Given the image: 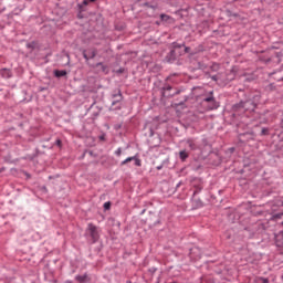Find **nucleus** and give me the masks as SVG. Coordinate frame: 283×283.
<instances>
[{"label":"nucleus","instance_id":"nucleus-3","mask_svg":"<svg viewBox=\"0 0 283 283\" xmlns=\"http://www.w3.org/2000/svg\"><path fill=\"white\" fill-rule=\"evenodd\" d=\"M242 107L247 109L248 112H254L255 111V103L248 101L244 103H241Z\"/></svg>","mask_w":283,"mask_h":283},{"label":"nucleus","instance_id":"nucleus-11","mask_svg":"<svg viewBox=\"0 0 283 283\" xmlns=\"http://www.w3.org/2000/svg\"><path fill=\"white\" fill-rule=\"evenodd\" d=\"M160 19H161V21H171V17H169L167 14H161Z\"/></svg>","mask_w":283,"mask_h":283},{"label":"nucleus","instance_id":"nucleus-24","mask_svg":"<svg viewBox=\"0 0 283 283\" xmlns=\"http://www.w3.org/2000/svg\"><path fill=\"white\" fill-rule=\"evenodd\" d=\"M175 48H182V45H180V44L179 45H175Z\"/></svg>","mask_w":283,"mask_h":283},{"label":"nucleus","instance_id":"nucleus-25","mask_svg":"<svg viewBox=\"0 0 283 283\" xmlns=\"http://www.w3.org/2000/svg\"><path fill=\"white\" fill-rule=\"evenodd\" d=\"M66 283H72V281H66Z\"/></svg>","mask_w":283,"mask_h":283},{"label":"nucleus","instance_id":"nucleus-2","mask_svg":"<svg viewBox=\"0 0 283 283\" xmlns=\"http://www.w3.org/2000/svg\"><path fill=\"white\" fill-rule=\"evenodd\" d=\"M132 160L135 161L136 167L143 166V161L139 158H137L136 156L127 157L124 161L120 163V165L122 166L127 165V163H132Z\"/></svg>","mask_w":283,"mask_h":283},{"label":"nucleus","instance_id":"nucleus-21","mask_svg":"<svg viewBox=\"0 0 283 283\" xmlns=\"http://www.w3.org/2000/svg\"><path fill=\"white\" fill-rule=\"evenodd\" d=\"M189 46H186V49H185V52L187 53V52H189Z\"/></svg>","mask_w":283,"mask_h":283},{"label":"nucleus","instance_id":"nucleus-20","mask_svg":"<svg viewBox=\"0 0 283 283\" xmlns=\"http://www.w3.org/2000/svg\"><path fill=\"white\" fill-rule=\"evenodd\" d=\"M90 3L87 0H83V6H87Z\"/></svg>","mask_w":283,"mask_h":283},{"label":"nucleus","instance_id":"nucleus-22","mask_svg":"<svg viewBox=\"0 0 283 283\" xmlns=\"http://www.w3.org/2000/svg\"><path fill=\"white\" fill-rule=\"evenodd\" d=\"M212 81H218V76H212Z\"/></svg>","mask_w":283,"mask_h":283},{"label":"nucleus","instance_id":"nucleus-8","mask_svg":"<svg viewBox=\"0 0 283 283\" xmlns=\"http://www.w3.org/2000/svg\"><path fill=\"white\" fill-rule=\"evenodd\" d=\"M206 103H213V106L210 107V109H217L218 105L214 104L213 97H207L205 98Z\"/></svg>","mask_w":283,"mask_h":283},{"label":"nucleus","instance_id":"nucleus-4","mask_svg":"<svg viewBox=\"0 0 283 283\" xmlns=\"http://www.w3.org/2000/svg\"><path fill=\"white\" fill-rule=\"evenodd\" d=\"M275 211H277V206L272 207L271 220H280V218H282L283 212L275 213Z\"/></svg>","mask_w":283,"mask_h":283},{"label":"nucleus","instance_id":"nucleus-12","mask_svg":"<svg viewBox=\"0 0 283 283\" xmlns=\"http://www.w3.org/2000/svg\"><path fill=\"white\" fill-rule=\"evenodd\" d=\"M97 67H101L102 72H107V66H105L103 63H97Z\"/></svg>","mask_w":283,"mask_h":283},{"label":"nucleus","instance_id":"nucleus-6","mask_svg":"<svg viewBox=\"0 0 283 283\" xmlns=\"http://www.w3.org/2000/svg\"><path fill=\"white\" fill-rule=\"evenodd\" d=\"M75 280H76V282H80V283H87V282H90V276L87 274L76 275Z\"/></svg>","mask_w":283,"mask_h":283},{"label":"nucleus","instance_id":"nucleus-23","mask_svg":"<svg viewBox=\"0 0 283 283\" xmlns=\"http://www.w3.org/2000/svg\"><path fill=\"white\" fill-rule=\"evenodd\" d=\"M94 1H95V0H87L88 3H90V2L92 3V2H94Z\"/></svg>","mask_w":283,"mask_h":283},{"label":"nucleus","instance_id":"nucleus-13","mask_svg":"<svg viewBox=\"0 0 283 283\" xmlns=\"http://www.w3.org/2000/svg\"><path fill=\"white\" fill-rule=\"evenodd\" d=\"M116 156H120L123 154V150L120 148H118L116 151H115Z\"/></svg>","mask_w":283,"mask_h":283},{"label":"nucleus","instance_id":"nucleus-17","mask_svg":"<svg viewBox=\"0 0 283 283\" xmlns=\"http://www.w3.org/2000/svg\"><path fill=\"white\" fill-rule=\"evenodd\" d=\"M83 56H84V59H86V61L90 60V56H87V53H83Z\"/></svg>","mask_w":283,"mask_h":283},{"label":"nucleus","instance_id":"nucleus-14","mask_svg":"<svg viewBox=\"0 0 283 283\" xmlns=\"http://www.w3.org/2000/svg\"><path fill=\"white\" fill-rule=\"evenodd\" d=\"M109 207H112V205L109 202L104 203V209H109Z\"/></svg>","mask_w":283,"mask_h":283},{"label":"nucleus","instance_id":"nucleus-18","mask_svg":"<svg viewBox=\"0 0 283 283\" xmlns=\"http://www.w3.org/2000/svg\"><path fill=\"white\" fill-rule=\"evenodd\" d=\"M263 283H269V279L261 277Z\"/></svg>","mask_w":283,"mask_h":283},{"label":"nucleus","instance_id":"nucleus-1","mask_svg":"<svg viewBox=\"0 0 283 283\" xmlns=\"http://www.w3.org/2000/svg\"><path fill=\"white\" fill-rule=\"evenodd\" d=\"M87 232L91 237L92 242H98L101 235L98 234V228L93 223L87 224Z\"/></svg>","mask_w":283,"mask_h":283},{"label":"nucleus","instance_id":"nucleus-7","mask_svg":"<svg viewBox=\"0 0 283 283\" xmlns=\"http://www.w3.org/2000/svg\"><path fill=\"white\" fill-rule=\"evenodd\" d=\"M187 145H188L189 149H191V151L198 149V145H196V142L193 139H188Z\"/></svg>","mask_w":283,"mask_h":283},{"label":"nucleus","instance_id":"nucleus-15","mask_svg":"<svg viewBox=\"0 0 283 283\" xmlns=\"http://www.w3.org/2000/svg\"><path fill=\"white\" fill-rule=\"evenodd\" d=\"M268 133H269V130H268L266 128H263V129H262V135H263V136H266Z\"/></svg>","mask_w":283,"mask_h":283},{"label":"nucleus","instance_id":"nucleus-16","mask_svg":"<svg viewBox=\"0 0 283 283\" xmlns=\"http://www.w3.org/2000/svg\"><path fill=\"white\" fill-rule=\"evenodd\" d=\"M94 56H96V51L92 52V55L90 56V59H94Z\"/></svg>","mask_w":283,"mask_h":283},{"label":"nucleus","instance_id":"nucleus-10","mask_svg":"<svg viewBox=\"0 0 283 283\" xmlns=\"http://www.w3.org/2000/svg\"><path fill=\"white\" fill-rule=\"evenodd\" d=\"M67 74V72L65 71H55V76L61 77V76H65Z\"/></svg>","mask_w":283,"mask_h":283},{"label":"nucleus","instance_id":"nucleus-9","mask_svg":"<svg viewBox=\"0 0 283 283\" xmlns=\"http://www.w3.org/2000/svg\"><path fill=\"white\" fill-rule=\"evenodd\" d=\"M179 156H180L181 160H187V158H189V154H187L186 150H181L179 153Z\"/></svg>","mask_w":283,"mask_h":283},{"label":"nucleus","instance_id":"nucleus-19","mask_svg":"<svg viewBox=\"0 0 283 283\" xmlns=\"http://www.w3.org/2000/svg\"><path fill=\"white\" fill-rule=\"evenodd\" d=\"M56 145H57V147H61V139L56 140Z\"/></svg>","mask_w":283,"mask_h":283},{"label":"nucleus","instance_id":"nucleus-5","mask_svg":"<svg viewBox=\"0 0 283 283\" xmlns=\"http://www.w3.org/2000/svg\"><path fill=\"white\" fill-rule=\"evenodd\" d=\"M190 255H191V258H193V260L200 259V258H201L200 249H198V248H192V249L190 250Z\"/></svg>","mask_w":283,"mask_h":283}]
</instances>
